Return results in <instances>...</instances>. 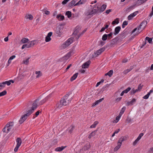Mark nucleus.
Wrapping results in <instances>:
<instances>
[{"label": "nucleus", "instance_id": "nucleus-32", "mask_svg": "<svg viewBox=\"0 0 153 153\" xmlns=\"http://www.w3.org/2000/svg\"><path fill=\"white\" fill-rule=\"evenodd\" d=\"M84 2L85 1H84V0H80L76 3L75 5L77 6L79 5L80 4H83Z\"/></svg>", "mask_w": 153, "mask_h": 153}, {"label": "nucleus", "instance_id": "nucleus-17", "mask_svg": "<svg viewBox=\"0 0 153 153\" xmlns=\"http://www.w3.org/2000/svg\"><path fill=\"white\" fill-rule=\"evenodd\" d=\"M121 28L120 26H117L115 27L114 29V34L115 35L118 34Z\"/></svg>", "mask_w": 153, "mask_h": 153}, {"label": "nucleus", "instance_id": "nucleus-14", "mask_svg": "<svg viewBox=\"0 0 153 153\" xmlns=\"http://www.w3.org/2000/svg\"><path fill=\"white\" fill-rule=\"evenodd\" d=\"M29 47H31L35 45H37L38 43V42L36 40H34L33 41H32L31 42H29Z\"/></svg>", "mask_w": 153, "mask_h": 153}, {"label": "nucleus", "instance_id": "nucleus-58", "mask_svg": "<svg viewBox=\"0 0 153 153\" xmlns=\"http://www.w3.org/2000/svg\"><path fill=\"white\" fill-rule=\"evenodd\" d=\"M105 44V42L102 41H101L100 42V44L102 46L104 45Z\"/></svg>", "mask_w": 153, "mask_h": 153}, {"label": "nucleus", "instance_id": "nucleus-54", "mask_svg": "<svg viewBox=\"0 0 153 153\" xmlns=\"http://www.w3.org/2000/svg\"><path fill=\"white\" fill-rule=\"evenodd\" d=\"M143 86V85H141V84H140L138 86V90L140 91L142 89Z\"/></svg>", "mask_w": 153, "mask_h": 153}, {"label": "nucleus", "instance_id": "nucleus-63", "mask_svg": "<svg viewBox=\"0 0 153 153\" xmlns=\"http://www.w3.org/2000/svg\"><path fill=\"white\" fill-rule=\"evenodd\" d=\"M149 152L151 153H153V147L150 148V149L149 151Z\"/></svg>", "mask_w": 153, "mask_h": 153}, {"label": "nucleus", "instance_id": "nucleus-13", "mask_svg": "<svg viewBox=\"0 0 153 153\" xmlns=\"http://www.w3.org/2000/svg\"><path fill=\"white\" fill-rule=\"evenodd\" d=\"M91 63V61L89 60L85 63H84L82 65V68H88Z\"/></svg>", "mask_w": 153, "mask_h": 153}, {"label": "nucleus", "instance_id": "nucleus-36", "mask_svg": "<svg viewBox=\"0 0 153 153\" xmlns=\"http://www.w3.org/2000/svg\"><path fill=\"white\" fill-rule=\"evenodd\" d=\"M7 93V91L4 90L3 91L0 93V97L4 96Z\"/></svg>", "mask_w": 153, "mask_h": 153}, {"label": "nucleus", "instance_id": "nucleus-31", "mask_svg": "<svg viewBox=\"0 0 153 153\" xmlns=\"http://www.w3.org/2000/svg\"><path fill=\"white\" fill-rule=\"evenodd\" d=\"M145 40L148 41L149 43H152V38H149L148 37H146L145 38Z\"/></svg>", "mask_w": 153, "mask_h": 153}, {"label": "nucleus", "instance_id": "nucleus-8", "mask_svg": "<svg viewBox=\"0 0 153 153\" xmlns=\"http://www.w3.org/2000/svg\"><path fill=\"white\" fill-rule=\"evenodd\" d=\"M105 47L102 48H100L99 50L97 51L96 52L94 53L95 55L94 56L95 57L99 55H100L102 52L105 51Z\"/></svg>", "mask_w": 153, "mask_h": 153}, {"label": "nucleus", "instance_id": "nucleus-26", "mask_svg": "<svg viewBox=\"0 0 153 153\" xmlns=\"http://www.w3.org/2000/svg\"><path fill=\"white\" fill-rule=\"evenodd\" d=\"M29 40L27 38H24L21 40V42L22 43H25L29 42Z\"/></svg>", "mask_w": 153, "mask_h": 153}, {"label": "nucleus", "instance_id": "nucleus-64", "mask_svg": "<svg viewBox=\"0 0 153 153\" xmlns=\"http://www.w3.org/2000/svg\"><path fill=\"white\" fill-rule=\"evenodd\" d=\"M153 15V6H152V11L150 13L149 16H151Z\"/></svg>", "mask_w": 153, "mask_h": 153}, {"label": "nucleus", "instance_id": "nucleus-35", "mask_svg": "<svg viewBox=\"0 0 153 153\" xmlns=\"http://www.w3.org/2000/svg\"><path fill=\"white\" fill-rule=\"evenodd\" d=\"M2 84L4 85L5 87L6 84H7L8 86L10 85L11 84V83L9 81H8L2 82Z\"/></svg>", "mask_w": 153, "mask_h": 153}, {"label": "nucleus", "instance_id": "nucleus-42", "mask_svg": "<svg viewBox=\"0 0 153 153\" xmlns=\"http://www.w3.org/2000/svg\"><path fill=\"white\" fill-rule=\"evenodd\" d=\"M51 40V38L50 37L46 36L45 37V41L46 42H48L50 41Z\"/></svg>", "mask_w": 153, "mask_h": 153}, {"label": "nucleus", "instance_id": "nucleus-53", "mask_svg": "<svg viewBox=\"0 0 153 153\" xmlns=\"http://www.w3.org/2000/svg\"><path fill=\"white\" fill-rule=\"evenodd\" d=\"M139 141V140H137V139L133 142V145L134 146L135 145L137 144L138 142Z\"/></svg>", "mask_w": 153, "mask_h": 153}, {"label": "nucleus", "instance_id": "nucleus-61", "mask_svg": "<svg viewBox=\"0 0 153 153\" xmlns=\"http://www.w3.org/2000/svg\"><path fill=\"white\" fill-rule=\"evenodd\" d=\"M52 35V32H50L48 33L47 36L48 37H50Z\"/></svg>", "mask_w": 153, "mask_h": 153}, {"label": "nucleus", "instance_id": "nucleus-24", "mask_svg": "<svg viewBox=\"0 0 153 153\" xmlns=\"http://www.w3.org/2000/svg\"><path fill=\"white\" fill-rule=\"evenodd\" d=\"M133 68V66H131L130 67V68L129 69H127L125 70L123 72V73L124 74H126L131 71Z\"/></svg>", "mask_w": 153, "mask_h": 153}, {"label": "nucleus", "instance_id": "nucleus-15", "mask_svg": "<svg viewBox=\"0 0 153 153\" xmlns=\"http://www.w3.org/2000/svg\"><path fill=\"white\" fill-rule=\"evenodd\" d=\"M138 13V11H136L134 13H132L130 15H129L128 18V20H131L132 18L135 16L137 14V13Z\"/></svg>", "mask_w": 153, "mask_h": 153}, {"label": "nucleus", "instance_id": "nucleus-12", "mask_svg": "<svg viewBox=\"0 0 153 153\" xmlns=\"http://www.w3.org/2000/svg\"><path fill=\"white\" fill-rule=\"evenodd\" d=\"M94 13L95 14H98L100 13V8H99L97 5H95L93 9Z\"/></svg>", "mask_w": 153, "mask_h": 153}, {"label": "nucleus", "instance_id": "nucleus-7", "mask_svg": "<svg viewBox=\"0 0 153 153\" xmlns=\"http://www.w3.org/2000/svg\"><path fill=\"white\" fill-rule=\"evenodd\" d=\"M13 125H6L3 129L4 132L8 133L12 128Z\"/></svg>", "mask_w": 153, "mask_h": 153}, {"label": "nucleus", "instance_id": "nucleus-1", "mask_svg": "<svg viewBox=\"0 0 153 153\" xmlns=\"http://www.w3.org/2000/svg\"><path fill=\"white\" fill-rule=\"evenodd\" d=\"M72 99L70 95L66 94L60 100L59 103L56 104L57 108H60L63 106H66L69 104Z\"/></svg>", "mask_w": 153, "mask_h": 153}, {"label": "nucleus", "instance_id": "nucleus-27", "mask_svg": "<svg viewBox=\"0 0 153 153\" xmlns=\"http://www.w3.org/2000/svg\"><path fill=\"white\" fill-rule=\"evenodd\" d=\"M35 74L37 75L36 76V78H38L40 77L42 75V73H41L40 71H36Z\"/></svg>", "mask_w": 153, "mask_h": 153}, {"label": "nucleus", "instance_id": "nucleus-30", "mask_svg": "<svg viewBox=\"0 0 153 153\" xmlns=\"http://www.w3.org/2000/svg\"><path fill=\"white\" fill-rule=\"evenodd\" d=\"M29 42H28L27 44H25L23 45L22 48V49H24V48H30V47H29Z\"/></svg>", "mask_w": 153, "mask_h": 153}, {"label": "nucleus", "instance_id": "nucleus-9", "mask_svg": "<svg viewBox=\"0 0 153 153\" xmlns=\"http://www.w3.org/2000/svg\"><path fill=\"white\" fill-rule=\"evenodd\" d=\"M62 30V28H61V26L60 27L59 26L56 27V33L57 34L58 36H61Z\"/></svg>", "mask_w": 153, "mask_h": 153}, {"label": "nucleus", "instance_id": "nucleus-45", "mask_svg": "<svg viewBox=\"0 0 153 153\" xmlns=\"http://www.w3.org/2000/svg\"><path fill=\"white\" fill-rule=\"evenodd\" d=\"M95 134V133L94 132H91L90 134L88 136V138L89 139H91L92 137H93L94 136Z\"/></svg>", "mask_w": 153, "mask_h": 153}, {"label": "nucleus", "instance_id": "nucleus-38", "mask_svg": "<svg viewBox=\"0 0 153 153\" xmlns=\"http://www.w3.org/2000/svg\"><path fill=\"white\" fill-rule=\"evenodd\" d=\"M120 116H117L116 117V120H114L113 121V123H117L120 119Z\"/></svg>", "mask_w": 153, "mask_h": 153}, {"label": "nucleus", "instance_id": "nucleus-46", "mask_svg": "<svg viewBox=\"0 0 153 153\" xmlns=\"http://www.w3.org/2000/svg\"><path fill=\"white\" fill-rule=\"evenodd\" d=\"M128 25V22L126 21H124L122 25V27L123 28L125 27V25Z\"/></svg>", "mask_w": 153, "mask_h": 153}, {"label": "nucleus", "instance_id": "nucleus-23", "mask_svg": "<svg viewBox=\"0 0 153 153\" xmlns=\"http://www.w3.org/2000/svg\"><path fill=\"white\" fill-rule=\"evenodd\" d=\"M26 19H29L30 20H32L33 19L32 15L31 14H26L25 16Z\"/></svg>", "mask_w": 153, "mask_h": 153}, {"label": "nucleus", "instance_id": "nucleus-60", "mask_svg": "<svg viewBox=\"0 0 153 153\" xmlns=\"http://www.w3.org/2000/svg\"><path fill=\"white\" fill-rule=\"evenodd\" d=\"M128 59H123L122 61V62L123 63H125L128 62Z\"/></svg>", "mask_w": 153, "mask_h": 153}, {"label": "nucleus", "instance_id": "nucleus-18", "mask_svg": "<svg viewBox=\"0 0 153 153\" xmlns=\"http://www.w3.org/2000/svg\"><path fill=\"white\" fill-rule=\"evenodd\" d=\"M66 147V146H62L60 147H58L55 149V151L56 152H61Z\"/></svg>", "mask_w": 153, "mask_h": 153}, {"label": "nucleus", "instance_id": "nucleus-2", "mask_svg": "<svg viewBox=\"0 0 153 153\" xmlns=\"http://www.w3.org/2000/svg\"><path fill=\"white\" fill-rule=\"evenodd\" d=\"M127 137L126 136L121 137L118 140L117 146H116L114 149V152L117 151L121 147L122 144V142L126 140Z\"/></svg>", "mask_w": 153, "mask_h": 153}, {"label": "nucleus", "instance_id": "nucleus-48", "mask_svg": "<svg viewBox=\"0 0 153 153\" xmlns=\"http://www.w3.org/2000/svg\"><path fill=\"white\" fill-rule=\"evenodd\" d=\"M73 127L71 126L70 128H68V130L70 133H71L72 132L73 129Z\"/></svg>", "mask_w": 153, "mask_h": 153}, {"label": "nucleus", "instance_id": "nucleus-51", "mask_svg": "<svg viewBox=\"0 0 153 153\" xmlns=\"http://www.w3.org/2000/svg\"><path fill=\"white\" fill-rule=\"evenodd\" d=\"M103 100H104V98H102L101 99H100L99 100H97L96 102L97 103V104H98L100 102H102Z\"/></svg>", "mask_w": 153, "mask_h": 153}, {"label": "nucleus", "instance_id": "nucleus-10", "mask_svg": "<svg viewBox=\"0 0 153 153\" xmlns=\"http://www.w3.org/2000/svg\"><path fill=\"white\" fill-rule=\"evenodd\" d=\"M73 42L72 39H68L67 41H66L65 43L63 45L65 47H68L69 45H70Z\"/></svg>", "mask_w": 153, "mask_h": 153}, {"label": "nucleus", "instance_id": "nucleus-22", "mask_svg": "<svg viewBox=\"0 0 153 153\" xmlns=\"http://www.w3.org/2000/svg\"><path fill=\"white\" fill-rule=\"evenodd\" d=\"M78 75V73H75L74 74L73 76L71 78L70 81H72L74 80H75L77 77Z\"/></svg>", "mask_w": 153, "mask_h": 153}, {"label": "nucleus", "instance_id": "nucleus-47", "mask_svg": "<svg viewBox=\"0 0 153 153\" xmlns=\"http://www.w3.org/2000/svg\"><path fill=\"white\" fill-rule=\"evenodd\" d=\"M146 44V41L145 40L144 41H143V44L142 45H140V47L141 48H143Z\"/></svg>", "mask_w": 153, "mask_h": 153}, {"label": "nucleus", "instance_id": "nucleus-21", "mask_svg": "<svg viewBox=\"0 0 153 153\" xmlns=\"http://www.w3.org/2000/svg\"><path fill=\"white\" fill-rule=\"evenodd\" d=\"M56 18L59 20H63L64 19V16L61 14H59L57 15Z\"/></svg>", "mask_w": 153, "mask_h": 153}, {"label": "nucleus", "instance_id": "nucleus-16", "mask_svg": "<svg viewBox=\"0 0 153 153\" xmlns=\"http://www.w3.org/2000/svg\"><path fill=\"white\" fill-rule=\"evenodd\" d=\"M81 28L78 26L76 27L74 29L73 34L75 35H77L79 31L81 30Z\"/></svg>", "mask_w": 153, "mask_h": 153}, {"label": "nucleus", "instance_id": "nucleus-44", "mask_svg": "<svg viewBox=\"0 0 153 153\" xmlns=\"http://www.w3.org/2000/svg\"><path fill=\"white\" fill-rule=\"evenodd\" d=\"M131 89V88L130 87H128L126 90L123 91L125 93H127L129 91H130Z\"/></svg>", "mask_w": 153, "mask_h": 153}, {"label": "nucleus", "instance_id": "nucleus-34", "mask_svg": "<svg viewBox=\"0 0 153 153\" xmlns=\"http://www.w3.org/2000/svg\"><path fill=\"white\" fill-rule=\"evenodd\" d=\"M87 30V28H85V29L82 32V33H81V34H79L78 36H77V37L76 38V39H79V37H80V36L82 35Z\"/></svg>", "mask_w": 153, "mask_h": 153}, {"label": "nucleus", "instance_id": "nucleus-25", "mask_svg": "<svg viewBox=\"0 0 153 153\" xmlns=\"http://www.w3.org/2000/svg\"><path fill=\"white\" fill-rule=\"evenodd\" d=\"M30 59V57H28L26 60H24L22 61V63L26 65H28L29 63V59Z\"/></svg>", "mask_w": 153, "mask_h": 153}, {"label": "nucleus", "instance_id": "nucleus-3", "mask_svg": "<svg viewBox=\"0 0 153 153\" xmlns=\"http://www.w3.org/2000/svg\"><path fill=\"white\" fill-rule=\"evenodd\" d=\"M39 99H37L35 100L32 104L33 106L31 107V109L27 111L30 114H31L34 110L37 108V106L39 105Z\"/></svg>", "mask_w": 153, "mask_h": 153}, {"label": "nucleus", "instance_id": "nucleus-4", "mask_svg": "<svg viewBox=\"0 0 153 153\" xmlns=\"http://www.w3.org/2000/svg\"><path fill=\"white\" fill-rule=\"evenodd\" d=\"M31 114L27 111V113L22 116L20 120H19V122L20 124H22L24 122L26 119L27 117Z\"/></svg>", "mask_w": 153, "mask_h": 153}, {"label": "nucleus", "instance_id": "nucleus-55", "mask_svg": "<svg viewBox=\"0 0 153 153\" xmlns=\"http://www.w3.org/2000/svg\"><path fill=\"white\" fill-rule=\"evenodd\" d=\"M136 101V99H135L133 98L131 101H130V103L131 104V105H132L133 103L135 102Z\"/></svg>", "mask_w": 153, "mask_h": 153}, {"label": "nucleus", "instance_id": "nucleus-19", "mask_svg": "<svg viewBox=\"0 0 153 153\" xmlns=\"http://www.w3.org/2000/svg\"><path fill=\"white\" fill-rule=\"evenodd\" d=\"M106 5L105 4H103L101 6L100 8V13H101L103 12L106 9Z\"/></svg>", "mask_w": 153, "mask_h": 153}, {"label": "nucleus", "instance_id": "nucleus-41", "mask_svg": "<svg viewBox=\"0 0 153 153\" xmlns=\"http://www.w3.org/2000/svg\"><path fill=\"white\" fill-rule=\"evenodd\" d=\"M143 134H144L143 133H140L137 138V140H139L142 137L143 135Z\"/></svg>", "mask_w": 153, "mask_h": 153}, {"label": "nucleus", "instance_id": "nucleus-39", "mask_svg": "<svg viewBox=\"0 0 153 153\" xmlns=\"http://www.w3.org/2000/svg\"><path fill=\"white\" fill-rule=\"evenodd\" d=\"M107 37H108V39H110L113 37L112 32H111L110 33L107 34Z\"/></svg>", "mask_w": 153, "mask_h": 153}, {"label": "nucleus", "instance_id": "nucleus-5", "mask_svg": "<svg viewBox=\"0 0 153 153\" xmlns=\"http://www.w3.org/2000/svg\"><path fill=\"white\" fill-rule=\"evenodd\" d=\"M147 22L146 21H143L140 24L138 28V32L140 33L146 27L147 24Z\"/></svg>", "mask_w": 153, "mask_h": 153}, {"label": "nucleus", "instance_id": "nucleus-49", "mask_svg": "<svg viewBox=\"0 0 153 153\" xmlns=\"http://www.w3.org/2000/svg\"><path fill=\"white\" fill-rule=\"evenodd\" d=\"M118 40V39L117 37L113 39L112 40V41L113 42H114V43H115V42H117Z\"/></svg>", "mask_w": 153, "mask_h": 153}, {"label": "nucleus", "instance_id": "nucleus-6", "mask_svg": "<svg viewBox=\"0 0 153 153\" xmlns=\"http://www.w3.org/2000/svg\"><path fill=\"white\" fill-rule=\"evenodd\" d=\"M16 145L14 149V151L16 152L18 151L19 147L21 144L22 142L21 139L19 137L17 138L16 140Z\"/></svg>", "mask_w": 153, "mask_h": 153}, {"label": "nucleus", "instance_id": "nucleus-33", "mask_svg": "<svg viewBox=\"0 0 153 153\" xmlns=\"http://www.w3.org/2000/svg\"><path fill=\"white\" fill-rule=\"evenodd\" d=\"M147 1V0H138L137 1V3L140 5L143 4Z\"/></svg>", "mask_w": 153, "mask_h": 153}, {"label": "nucleus", "instance_id": "nucleus-43", "mask_svg": "<svg viewBox=\"0 0 153 153\" xmlns=\"http://www.w3.org/2000/svg\"><path fill=\"white\" fill-rule=\"evenodd\" d=\"M108 76L109 77H111L113 73V71L112 70H110L108 72Z\"/></svg>", "mask_w": 153, "mask_h": 153}, {"label": "nucleus", "instance_id": "nucleus-29", "mask_svg": "<svg viewBox=\"0 0 153 153\" xmlns=\"http://www.w3.org/2000/svg\"><path fill=\"white\" fill-rule=\"evenodd\" d=\"M65 15L67 16L68 18H70L71 16V12L70 11H68L66 12Z\"/></svg>", "mask_w": 153, "mask_h": 153}, {"label": "nucleus", "instance_id": "nucleus-11", "mask_svg": "<svg viewBox=\"0 0 153 153\" xmlns=\"http://www.w3.org/2000/svg\"><path fill=\"white\" fill-rule=\"evenodd\" d=\"M50 97L51 94H49L45 99L41 100L39 102V105H40L43 104L44 102L46 101Z\"/></svg>", "mask_w": 153, "mask_h": 153}, {"label": "nucleus", "instance_id": "nucleus-37", "mask_svg": "<svg viewBox=\"0 0 153 153\" xmlns=\"http://www.w3.org/2000/svg\"><path fill=\"white\" fill-rule=\"evenodd\" d=\"M107 34H105L102 36V39L103 41H105L108 39Z\"/></svg>", "mask_w": 153, "mask_h": 153}, {"label": "nucleus", "instance_id": "nucleus-62", "mask_svg": "<svg viewBox=\"0 0 153 153\" xmlns=\"http://www.w3.org/2000/svg\"><path fill=\"white\" fill-rule=\"evenodd\" d=\"M16 57L15 56L13 55L11 56L9 58L10 60H11L13 59L14 58Z\"/></svg>", "mask_w": 153, "mask_h": 153}, {"label": "nucleus", "instance_id": "nucleus-59", "mask_svg": "<svg viewBox=\"0 0 153 153\" xmlns=\"http://www.w3.org/2000/svg\"><path fill=\"white\" fill-rule=\"evenodd\" d=\"M111 9L108 10L106 11L105 13H107V14H108L110 13V12H111Z\"/></svg>", "mask_w": 153, "mask_h": 153}, {"label": "nucleus", "instance_id": "nucleus-20", "mask_svg": "<svg viewBox=\"0 0 153 153\" xmlns=\"http://www.w3.org/2000/svg\"><path fill=\"white\" fill-rule=\"evenodd\" d=\"M76 1L75 0H72L69 4H68V6L69 7H71L73 6H76L75 5Z\"/></svg>", "mask_w": 153, "mask_h": 153}, {"label": "nucleus", "instance_id": "nucleus-28", "mask_svg": "<svg viewBox=\"0 0 153 153\" xmlns=\"http://www.w3.org/2000/svg\"><path fill=\"white\" fill-rule=\"evenodd\" d=\"M119 23V19L118 18H117L114 21H113L111 24L112 25H114L116 24H117Z\"/></svg>", "mask_w": 153, "mask_h": 153}, {"label": "nucleus", "instance_id": "nucleus-50", "mask_svg": "<svg viewBox=\"0 0 153 153\" xmlns=\"http://www.w3.org/2000/svg\"><path fill=\"white\" fill-rule=\"evenodd\" d=\"M126 110V107H123L122 109L120 111L121 113H122L123 114L125 110Z\"/></svg>", "mask_w": 153, "mask_h": 153}, {"label": "nucleus", "instance_id": "nucleus-57", "mask_svg": "<svg viewBox=\"0 0 153 153\" xmlns=\"http://www.w3.org/2000/svg\"><path fill=\"white\" fill-rule=\"evenodd\" d=\"M131 94H134L136 92V91H135L134 90L132 89L131 91Z\"/></svg>", "mask_w": 153, "mask_h": 153}, {"label": "nucleus", "instance_id": "nucleus-52", "mask_svg": "<svg viewBox=\"0 0 153 153\" xmlns=\"http://www.w3.org/2000/svg\"><path fill=\"white\" fill-rule=\"evenodd\" d=\"M70 0H64L62 2V4H65L69 1Z\"/></svg>", "mask_w": 153, "mask_h": 153}, {"label": "nucleus", "instance_id": "nucleus-56", "mask_svg": "<svg viewBox=\"0 0 153 153\" xmlns=\"http://www.w3.org/2000/svg\"><path fill=\"white\" fill-rule=\"evenodd\" d=\"M4 87V86L2 84V82L0 83V90L2 88Z\"/></svg>", "mask_w": 153, "mask_h": 153}, {"label": "nucleus", "instance_id": "nucleus-40", "mask_svg": "<svg viewBox=\"0 0 153 153\" xmlns=\"http://www.w3.org/2000/svg\"><path fill=\"white\" fill-rule=\"evenodd\" d=\"M57 143V140L55 139L52 142V144L51 146L49 147L55 145Z\"/></svg>", "mask_w": 153, "mask_h": 153}]
</instances>
